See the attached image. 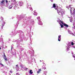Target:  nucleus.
<instances>
[{
    "mask_svg": "<svg viewBox=\"0 0 75 75\" xmlns=\"http://www.w3.org/2000/svg\"><path fill=\"white\" fill-rule=\"evenodd\" d=\"M10 72H11V71H10Z\"/></svg>",
    "mask_w": 75,
    "mask_h": 75,
    "instance_id": "33",
    "label": "nucleus"
},
{
    "mask_svg": "<svg viewBox=\"0 0 75 75\" xmlns=\"http://www.w3.org/2000/svg\"><path fill=\"white\" fill-rule=\"evenodd\" d=\"M41 71V69H40L39 70V71L40 72Z\"/></svg>",
    "mask_w": 75,
    "mask_h": 75,
    "instance_id": "24",
    "label": "nucleus"
},
{
    "mask_svg": "<svg viewBox=\"0 0 75 75\" xmlns=\"http://www.w3.org/2000/svg\"><path fill=\"white\" fill-rule=\"evenodd\" d=\"M6 3L7 4L8 2V1H7V0H6Z\"/></svg>",
    "mask_w": 75,
    "mask_h": 75,
    "instance_id": "16",
    "label": "nucleus"
},
{
    "mask_svg": "<svg viewBox=\"0 0 75 75\" xmlns=\"http://www.w3.org/2000/svg\"><path fill=\"white\" fill-rule=\"evenodd\" d=\"M55 10H57L58 14H59V13H60V9L57 8H55Z\"/></svg>",
    "mask_w": 75,
    "mask_h": 75,
    "instance_id": "4",
    "label": "nucleus"
},
{
    "mask_svg": "<svg viewBox=\"0 0 75 75\" xmlns=\"http://www.w3.org/2000/svg\"><path fill=\"white\" fill-rule=\"evenodd\" d=\"M70 11L71 13H71H72V10H71V9H70Z\"/></svg>",
    "mask_w": 75,
    "mask_h": 75,
    "instance_id": "19",
    "label": "nucleus"
},
{
    "mask_svg": "<svg viewBox=\"0 0 75 75\" xmlns=\"http://www.w3.org/2000/svg\"><path fill=\"white\" fill-rule=\"evenodd\" d=\"M60 23H62V24H63V25H64V23H63V21H61L60 20Z\"/></svg>",
    "mask_w": 75,
    "mask_h": 75,
    "instance_id": "11",
    "label": "nucleus"
},
{
    "mask_svg": "<svg viewBox=\"0 0 75 75\" xmlns=\"http://www.w3.org/2000/svg\"><path fill=\"white\" fill-rule=\"evenodd\" d=\"M30 9H31V11H33V9L32 8H30Z\"/></svg>",
    "mask_w": 75,
    "mask_h": 75,
    "instance_id": "21",
    "label": "nucleus"
},
{
    "mask_svg": "<svg viewBox=\"0 0 75 75\" xmlns=\"http://www.w3.org/2000/svg\"><path fill=\"white\" fill-rule=\"evenodd\" d=\"M18 4L19 5L21 6H22L23 5V2H22L19 1L18 2Z\"/></svg>",
    "mask_w": 75,
    "mask_h": 75,
    "instance_id": "2",
    "label": "nucleus"
},
{
    "mask_svg": "<svg viewBox=\"0 0 75 75\" xmlns=\"http://www.w3.org/2000/svg\"><path fill=\"white\" fill-rule=\"evenodd\" d=\"M21 51H23V50H21Z\"/></svg>",
    "mask_w": 75,
    "mask_h": 75,
    "instance_id": "29",
    "label": "nucleus"
},
{
    "mask_svg": "<svg viewBox=\"0 0 75 75\" xmlns=\"http://www.w3.org/2000/svg\"><path fill=\"white\" fill-rule=\"evenodd\" d=\"M29 72H30V74H33V72L32 71V70H30V71Z\"/></svg>",
    "mask_w": 75,
    "mask_h": 75,
    "instance_id": "8",
    "label": "nucleus"
},
{
    "mask_svg": "<svg viewBox=\"0 0 75 75\" xmlns=\"http://www.w3.org/2000/svg\"><path fill=\"white\" fill-rule=\"evenodd\" d=\"M60 9L61 10V8H60Z\"/></svg>",
    "mask_w": 75,
    "mask_h": 75,
    "instance_id": "34",
    "label": "nucleus"
},
{
    "mask_svg": "<svg viewBox=\"0 0 75 75\" xmlns=\"http://www.w3.org/2000/svg\"><path fill=\"white\" fill-rule=\"evenodd\" d=\"M20 67H21V68H23V65L22 64H21V65H20Z\"/></svg>",
    "mask_w": 75,
    "mask_h": 75,
    "instance_id": "13",
    "label": "nucleus"
},
{
    "mask_svg": "<svg viewBox=\"0 0 75 75\" xmlns=\"http://www.w3.org/2000/svg\"><path fill=\"white\" fill-rule=\"evenodd\" d=\"M67 50H69V48H68Z\"/></svg>",
    "mask_w": 75,
    "mask_h": 75,
    "instance_id": "28",
    "label": "nucleus"
},
{
    "mask_svg": "<svg viewBox=\"0 0 75 75\" xmlns=\"http://www.w3.org/2000/svg\"><path fill=\"white\" fill-rule=\"evenodd\" d=\"M37 73H38V74H39V73H40V71H37Z\"/></svg>",
    "mask_w": 75,
    "mask_h": 75,
    "instance_id": "17",
    "label": "nucleus"
},
{
    "mask_svg": "<svg viewBox=\"0 0 75 75\" xmlns=\"http://www.w3.org/2000/svg\"><path fill=\"white\" fill-rule=\"evenodd\" d=\"M46 69V67H44V68H43V69Z\"/></svg>",
    "mask_w": 75,
    "mask_h": 75,
    "instance_id": "18",
    "label": "nucleus"
},
{
    "mask_svg": "<svg viewBox=\"0 0 75 75\" xmlns=\"http://www.w3.org/2000/svg\"><path fill=\"white\" fill-rule=\"evenodd\" d=\"M60 24L61 25V28H63V25H62V24L60 23Z\"/></svg>",
    "mask_w": 75,
    "mask_h": 75,
    "instance_id": "12",
    "label": "nucleus"
},
{
    "mask_svg": "<svg viewBox=\"0 0 75 75\" xmlns=\"http://www.w3.org/2000/svg\"><path fill=\"white\" fill-rule=\"evenodd\" d=\"M33 14L35 16H37V13L35 11H34V13Z\"/></svg>",
    "mask_w": 75,
    "mask_h": 75,
    "instance_id": "6",
    "label": "nucleus"
},
{
    "mask_svg": "<svg viewBox=\"0 0 75 75\" xmlns=\"http://www.w3.org/2000/svg\"><path fill=\"white\" fill-rule=\"evenodd\" d=\"M53 7H56V6H55V4H53Z\"/></svg>",
    "mask_w": 75,
    "mask_h": 75,
    "instance_id": "10",
    "label": "nucleus"
},
{
    "mask_svg": "<svg viewBox=\"0 0 75 75\" xmlns=\"http://www.w3.org/2000/svg\"><path fill=\"white\" fill-rule=\"evenodd\" d=\"M52 63H54V62H52Z\"/></svg>",
    "mask_w": 75,
    "mask_h": 75,
    "instance_id": "31",
    "label": "nucleus"
},
{
    "mask_svg": "<svg viewBox=\"0 0 75 75\" xmlns=\"http://www.w3.org/2000/svg\"><path fill=\"white\" fill-rule=\"evenodd\" d=\"M5 0H2V1L0 3V5L1 6H3V4H5V1H4Z\"/></svg>",
    "mask_w": 75,
    "mask_h": 75,
    "instance_id": "1",
    "label": "nucleus"
},
{
    "mask_svg": "<svg viewBox=\"0 0 75 75\" xmlns=\"http://www.w3.org/2000/svg\"><path fill=\"white\" fill-rule=\"evenodd\" d=\"M16 67H18V65H16Z\"/></svg>",
    "mask_w": 75,
    "mask_h": 75,
    "instance_id": "25",
    "label": "nucleus"
},
{
    "mask_svg": "<svg viewBox=\"0 0 75 75\" xmlns=\"http://www.w3.org/2000/svg\"><path fill=\"white\" fill-rule=\"evenodd\" d=\"M19 74L18 73H16V75H18Z\"/></svg>",
    "mask_w": 75,
    "mask_h": 75,
    "instance_id": "26",
    "label": "nucleus"
},
{
    "mask_svg": "<svg viewBox=\"0 0 75 75\" xmlns=\"http://www.w3.org/2000/svg\"><path fill=\"white\" fill-rule=\"evenodd\" d=\"M4 59L5 60V61H7V57L6 56V55H5V53L4 52Z\"/></svg>",
    "mask_w": 75,
    "mask_h": 75,
    "instance_id": "5",
    "label": "nucleus"
},
{
    "mask_svg": "<svg viewBox=\"0 0 75 75\" xmlns=\"http://www.w3.org/2000/svg\"><path fill=\"white\" fill-rule=\"evenodd\" d=\"M12 47H11V49H12Z\"/></svg>",
    "mask_w": 75,
    "mask_h": 75,
    "instance_id": "32",
    "label": "nucleus"
},
{
    "mask_svg": "<svg viewBox=\"0 0 75 75\" xmlns=\"http://www.w3.org/2000/svg\"><path fill=\"white\" fill-rule=\"evenodd\" d=\"M40 17H38L37 18V19H38V20H40Z\"/></svg>",
    "mask_w": 75,
    "mask_h": 75,
    "instance_id": "15",
    "label": "nucleus"
},
{
    "mask_svg": "<svg viewBox=\"0 0 75 75\" xmlns=\"http://www.w3.org/2000/svg\"><path fill=\"white\" fill-rule=\"evenodd\" d=\"M64 26H66V27H68V25H67V24H66L65 23H64Z\"/></svg>",
    "mask_w": 75,
    "mask_h": 75,
    "instance_id": "7",
    "label": "nucleus"
},
{
    "mask_svg": "<svg viewBox=\"0 0 75 75\" xmlns=\"http://www.w3.org/2000/svg\"><path fill=\"white\" fill-rule=\"evenodd\" d=\"M27 69H28L27 68L25 69V71H27Z\"/></svg>",
    "mask_w": 75,
    "mask_h": 75,
    "instance_id": "20",
    "label": "nucleus"
},
{
    "mask_svg": "<svg viewBox=\"0 0 75 75\" xmlns=\"http://www.w3.org/2000/svg\"><path fill=\"white\" fill-rule=\"evenodd\" d=\"M61 35H59L58 36V41H61Z\"/></svg>",
    "mask_w": 75,
    "mask_h": 75,
    "instance_id": "3",
    "label": "nucleus"
},
{
    "mask_svg": "<svg viewBox=\"0 0 75 75\" xmlns=\"http://www.w3.org/2000/svg\"><path fill=\"white\" fill-rule=\"evenodd\" d=\"M1 47H0V50H1Z\"/></svg>",
    "mask_w": 75,
    "mask_h": 75,
    "instance_id": "30",
    "label": "nucleus"
},
{
    "mask_svg": "<svg viewBox=\"0 0 75 75\" xmlns=\"http://www.w3.org/2000/svg\"><path fill=\"white\" fill-rule=\"evenodd\" d=\"M61 12V15H62L63 13H64V12L62 11H60Z\"/></svg>",
    "mask_w": 75,
    "mask_h": 75,
    "instance_id": "9",
    "label": "nucleus"
},
{
    "mask_svg": "<svg viewBox=\"0 0 75 75\" xmlns=\"http://www.w3.org/2000/svg\"><path fill=\"white\" fill-rule=\"evenodd\" d=\"M71 45H74V42H71Z\"/></svg>",
    "mask_w": 75,
    "mask_h": 75,
    "instance_id": "14",
    "label": "nucleus"
},
{
    "mask_svg": "<svg viewBox=\"0 0 75 75\" xmlns=\"http://www.w3.org/2000/svg\"><path fill=\"white\" fill-rule=\"evenodd\" d=\"M0 65H2V63L1 62L0 63Z\"/></svg>",
    "mask_w": 75,
    "mask_h": 75,
    "instance_id": "23",
    "label": "nucleus"
},
{
    "mask_svg": "<svg viewBox=\"0 0 75 75\" xmlns=\"http://www.w3.org/2000/svg\"><path fill=\"white\" fill-rule=\"evenodd\" d=\"M14 7H17V5H15V6H14Z\"/></svg>",
    "mask_w": 75,
    "mask_h": 75,
    "instance_id": "22",
    "label": "nucleus"
},
{
    "mask_svg": "<svg viewBox=\"0 0 75 75\" xmlns=\"http://www.w3.org/2000/svg\"><path fill=\"white\" fill-rule=\"evenodd\" d=\"M1 65H2V67H4V65L3 64H1Z\"/></svg>",
    "mask_w": 75,
    "mask_h": 75,
    "instance_id": "27",
    "label": "nucleus"
}]
</instances>
